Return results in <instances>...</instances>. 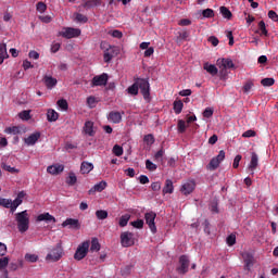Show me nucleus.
<instances>
[{
  "instance_id": "49",
  "label": "nucleus",
  "mask_w": 278,
  "mask_h": 278,
  "mask_svg": "<svg viewBox=\"0 0 278 278\" xmlns=\"http://www.w3.org/2000/svg\"><path fill=\"white\" fill-rule=\"evenodd\" d=\"M87 105L88 108L92 109V108H97V98L90 96L87 98Z\"/></svg>"
},
{
  "instance_id": "18",
  "label": "nucleus",
  "mask_w": 278,
  "mask_h": 278,
  "mask_svg": "<svg viewBox=\"0 0 278 278\" xmlns=\"http://www.w3.org/2000/svg\"><path fill=\"white\" fill-rule=\"evenodd\" d=\"M47 173H49L50 175H60V173H64V165H50L47 167Z\"/></svg>"
},
{
  "instance_id": "63",
  "label": "nucleus",
  "mask_w": 278,
  "mask_h": 278,
  "mask_svg": "<svg viewBox=\"0 0 278 278\" xmlns=\"http://www.w3.org/2000/svg\"><path fill=\"white\" fill-rule=\"evenodd\" d=\"M151 188H152L153 192H160V190H162V184L159 181L152 182Z\"/></svg>"
},
{
  "instance_id": "31",
  "label": "nucleus",
  "mask_w": 278,
  "mask_h": 278,
  "mask_svg": "<svg viewBox=\"0 0 278 278\" xmlns=\"http://www.w3.org/2000/svg\"><path fill=\"white\" fill-rule=\"evenodd\" d=\"M188 38H190V33L188 30H184L181 33H178L176 42H184V40H188Z\"/></svg>"
},
{
  "instance_id": "20",
  "label": "nucleus",
  "mask_w": 278,
  "mask_h": 278,
  "mask_svg": "<svg viewBox=\"0 0 278 278\" xmlns=\"http://www.w3.org/2000/svg\"><path fill=\"white\" fill-rule=\"evenodd\" d=\"M37 220L39 223H42L43 220L46 223H56V219L53 217V215L49 214V213H42V214H39L37 216Z\"/></svg>"
},
{
  "instance_id": "3",
  "label": "nucleus",
  "mask_w": 278,
  "mask_h": 278,
  "mask_svg": "<svg viewBox=\"0 0 278 278\" xmlns=\"http://www.w3.org/2000/svg\"><path fill=\"white\" fill-rule=\"evenodd\" d=\"M62 255H64V249L61 243H58L50 253L47 254L46 260L48 262H60V260H62Z\"/></svg>"
},
{
  "instance_id": "57",
  "label": "nucleus",
  "mask_w": 278,
  "mask_h": 278,
  "mask_svg": "<svg viewBox=\"0 0 278 278\" xmlns=\"http://www.w3.org/2000/svg\"><path fill=\"white\" fill-rule=\"evenodd\" d=\"M226 242L228 247H233L236 244V235L231 233L227 237Z\"/></svg>"
},
{
  "instance_id": "35",
  "label": "nucleus",
  "mask_w": 278,
  "mask_h": 278,
  "mask_svg": "<svg viewBox=\"0 0 278 278\" xmlns=\"http://www.w3.org/2000/svg\"><path fill=\"white\" fill-rule=\"evenodd\" d=\"M4 134H12L13 136H18L21 134V128L18 126H12L4 129Z\"/></svg>"
},
{
  "instance_id": "29",
  "label": "nucleus",
  "mask_w": 278,
  "mask_h": 278,
  "mask_svg": "<svg viewBox=\"0 0 278 278\" xmlns=\"http://www.w3.org/2000/svg\"><path fill=\"white\" fill-rule=\"evenodd\" d=\"M7 58H9L8 47L5 46V43H0V64H2L3 61L7 60Z\"/></svg>"
},
{
  "instance_id": "44",
  "label": "nucleus",
  "mask_w": 278,
  "mask_h": 278,
  "mask_svg": "<svg viewBox=\"0 0 278 278\" xmlns=\"http://www.w3.org/2000/svg\"><path fill=\"white\" fill-rule=\"evenodd\" d=\"M103 58H104V62H106V63L112 62V58H114V54L112 53V50L106 49V50L104 51Z\"/></svg>"
},
{
  "instance_id": "26",
  "label": "nucleus",
  "mask_w": 278,
  "mask_h": 278,
  "mask_svg": "<svg viewBox=\"0 0 278 278\" xmlns=\"http://www.w3.org/2000/svg\"><path fill=\"white\" fill-rule=\"evenodd\" d=\"M101 3H102L101 0H87L83 4V8H86L87 10H90L92 8H99V5H101Z\"/></svg>"
},
{
  "instance_id": "41",
  "label": "nucleus",
  "mask_w": 278,
  "mask_h": 278,
  "mask_svg": "<svg viewBox=\"0 0 278 278\" xmlns=\"http://www.w3.org/2000/svg\"><path fill=\"white\" fill-rule=\"evenodd\" d=\"M253 86H255V85L253 84V80H248V81L243 85V88H242L243 92H244L245 94H249V92H251V90H253Z\"/></svg>"
},
{
  "instance_id": "53",
  "label": "nucleus",
  "mask_w": 278,
  "mask_h": 278,
  "mask_svg": "<svg viewBox=\"0 0 278 278\" xmlns=\"http://www.w3.org/2000/svg\"><path fill=\"white\" fill-rule=\"evenodd\" d=\"M56 105H59V108L61 110H64V111L68 110V102L66 100H64V99L59 100L56 102Z\"/></svg>"
},
{
  "instance_id": "37",
  "label": "nucleus",
  "mask_w": 278,
  "mask_h": 278,
  "mask_svg": "<svg viewBox=\"0 0 278 278\" xmlns=\"http://www.w3.org/2000/svg\"><path fill=\"white\" fill-rule=\"evenodd\" d=\"M127 92H128V94H131V97H137V94H138V84L136 83V80L131 86H129L127 88Z\"/></svg>"
},
{
  "instance_id": "7",
  "label": "nucleus",
  "mask_w": 278,
  "mask_h": 278,
  "mask_svg": "<svg viewBox=\"0 0 278 278\" xmlns=\"http://www.w3.org/2000/svg\"><path fill=\"white\" fill-rule=\"evenodd\" d=\"M60 36L63 38H79L81 36V29L73 28V27H65L63 31L60 33Z\"/></svg>"
},
{
  "instance_id": "52",
  "label": "nucleus",
  "mask_w": 278,
  "mask_h": 278,
  "mask_svg": "<svg viewBox=\"0 0 278 278\" xmlns=\"http://www.w3.org/2000/svg\"><path fill=\"white\" fill-rule=\"evenodd\" d=\"M113 153L116 155V157H121V155H123V147L115 144L113 147Z\"/></svg>"
},
{
  "instance_id": "22",
  "label": "nucleus",
  "mask_w": 278,
  "mask_h": 278,
  "mask_svg": "<svg viewBox=\"0 0 278 278\" xmlns=\"http://www.w3.org/2000/svg\"><path fill=\"white\" fill-rule=\"evenodd\" d=\"M94 165L92 163H88L84 161L80 165V173L81 175H88L91 170H93Z\"/></svg>"
},
{
  "instance_id": "15",
  "label": "nucleus",
  "mask_w": 278,
  "mask_h": 278,
  "mask_svg": "<svg viewBox=\"0 0 278 278\" xmlns=\"http://www.w3.org/2000/svg\"><path fill=\"white\" fill-rule=\"evenodd\" d=\"M108 74L103 73L102 75L94 76L91 80V86H106L108 85Z\"/></svg>"
},
{
  "instance_id": "27",
  "label": "nucleus",
  "mask_w": 278,
  "mask_h": 278,
  "mask_svg": "<svg viewBox=\"0 0 278 278\" xmlns=\"http://www.w3.org/2000/svg\"><path fill=\"white\" fill-rule=\"evenodd\" d=\"M47 118H48L49 123H55V121H58V118H60V114H58V112H55V110L49 109L47 112Z\"/></svg>"
},
{
  "instance_id": "8",
  "label": "nucleus",
  "mask_w": 278,
  "mask_h": 278,
  "mask_svg": "<svg viewBox=\"0 0 278 278\" xmlns=\"http://www.w3.org/2000/svg\"><path fill=\"white\" fill-rule=\"evenodd\" d=\"M223 160H225V152L224 150H220L218 155L210 161L207 165L208 170H216V168L220 166V162H223Z\"/></svg>"
},
{
  "instance_id": "25",
  "label": "nucleus",
  "mask_w": 278,
  "mask_h": 278,
  "mask_svg": "<svg viewBox=\"0 0 278 278\" xmlns=\"http://www.w3.org/2000/svg\"><path fill=\"white\" fill-rule=\"evenodd\" d=\"M84 132L87 136H94V123L93 122H86L84 125Z\"/></svg>"
},
{
  "instance_id": "64",
  "label": "nucleus",
  "mask_w": 278,
  "mask_h": 278,
  "mask_svg": "<svg viewBox=\"0 0 278 278\" xmlns=\"http://www.w3.org/2000/svg\"><path fill=\"white\" fill-rule=\"evenodd\" d=\"M268 18H270L271 21H274L275 23H278V14L277 12L270 10L268 12Z\"/></svg>"
},
{
  "instance_id": "51",
  "label": "nucleus",
  "mask_w": 278,
  "mask_h": 278,
  "mask_svg": "<svg viewBox=\"0 0 278 278\" xmlns=\"http://www.w3.org/2000/svg\"><path fill=\"white\" fill-rule=\"evenodd\" d=\"M202 114L204 118H212V116H214V109L206 108Z\"/></svg>"
},
{
  "instance_id": "24",
  "label": "nucleus",
  "mask_w": 278,
  "mask_h": 278,
  "mask_svg": "<svg viewBox=\"0 0 278 278\" xmlns=\"http://www.w3.org/2000/svg\"><path fill=\"white\" fill-rule=\"evenodd\" d=\"M105 188H108V182L102 180L94 185L93 188L89 190V194H92V192H103Z\"/></svg>"
},
{
  "instance_id": "61",
  "label": "nucleus",
  "mask_w": 278,
  "mask_h": 278,
  "mask_svg": "<svg viewBox=\"0 0 278 278\" xmlns=\"http://www.w3.org/2000/svg\"><path fill=\"white\" fill-rule=\"evenodd\" d=\"M20 118H22V121H29V118H31V115L29 114V111H22L20 113Z\"/></svg>"
},
{
  "instance_id": "55",
  "label": "nucleus",
  "mask_w": 278,
  "mask_h": 278,
  "mask_svg": "<svg viewBox=\"0 0 278 278\" xmlns=\"http://www.w3.org/2000/svg\"><path fill=\"white\" fill-rule=\"evenodd\" d=\"M75 21H77V23H86L88 21V16L81 13H76Z\"/></svg>"
},
{
  "instance_id": "50",
  "label": "nucleus",
  "mask_w": 278,
  "mask_h": 278,
  "mask_svg": "<svg viewBox=\"0 0 278 278\" xmlns=\"http://www.w3.org/2000/svg\"><path fill=\"white\" fill-rule=\"evenodd\" d=\"M8 264H10V258L8 256L0 258V270L8 268Z\"/></svg>"
},
{
  "instance_id": "40",
  "label": "nucleus",
  "mask_w": 278,
  "mask_h": 278,
  "mask_svg": "<svg viewBox=\"0 0 278 278\" xmlns=\"http://www.w3.org/2000/svg\"><path fill=\"white\" fill-rule=\"evenodd\" d=\"M0 205L1 207L10 210V207H12V199L0 198Z\"/></svg>"
},
{
  "instance_id": "39",
  "label": "nucleus",
  "mask_w": 278,
  "mask_h": 278,
  "mask_svg": "<svg viewBox=\"0 0 278 278\" xmlns=\"http://www.w3.org/2000/svg\"><path fill=\"white\" fill-rule=\"evenodd\" d=\"M90 251H92V252H94V251H101V243H99V239L93 238V239L91 240Z\"/></svg>"
},
{
  "instance_id": "45",
  "label": "nucleus",
  "mask_w": 278,
  "mask_h": 278,
  "mask_svg": "<svg viewBox=\"0 0 278 278\" xmlns=\"http://www.w3.org/2000/svg\"><path fill=\"white\" fill-rule=\"evenodd\" d=\"M203 18H214V10L205 9L202 11Z\"/></svg>"
},
{
  "instance_id": "30",
  "label": "nucleus",
  "mask_w": 278,
  "mask_h": 278,
  "mask_svg": "<svg viewBox=\"0 0 278 278\" xmlns=\"http://www.w3.org/2000/svg\"><path fill=\"white\" fill-rule=\"evenodd\" d=\"M130 219H131V215L129 214L122 215L118 220L119 227H127Z\"/></svg>"
},
{
  "instance_id": "32",
  "label": "nucleus",
  "mask_w": 278,
  "mask_h": 278,
  "mask_svg": "<svg viewBox=\"0 0 278 278\" xmlns=\"http://www.w3.org/2000/svg\"><path fill=\"white\" fill-rule=\"evenodd\" d=\"M77 184V176L75 173L71 172L68 174V177L66 178V185L67 186H75Z\"/></svg>"
},
{
  "instance_id": "2",
  "label": "nucleus",
  "mask_w": 278,
  "mask_h": 278,
  "mask_svg": "<svg viewBox=\"0 0 278 278\" xmlns=\"http://www.w3.org/2000/svg\"><path fill=\"white\" fill-rule=\"evenodd\" d=\"M137 84V88L140 89V92L143 99H149L151 97V85H149V80L144 78H135Z\"/></svg>"
},
{
  "instance_id": "28",
  "label": "nucleus",
  "mask_w": 278,
  "mask_h": 278,
  "mask_svg": "<svg viewBox=\"0 0 278 278\" xmlns=\"http://www.w3.org/2000/svg\"><path fill=\"white\" fill-rule=\"evenodd\" d=\"M25 197H27V193L25 191H20L15 200L12 201V204L18 207V205L23 204V199H25Z\"/></svg>"
},
{
  "instance_id": "4",
  "label": "nucleus",
  "mask_w": 278,
  "mask_h": 278,
  "mask_svg": "<svg viewBox=\"0 0 278 278\" xmlns=\"http://www.w3.org/2000/svg\"><path fill=\"white\" fill-rule=\"evenodd\" d=\"M88 251H90V241H84L78 245L76 252L74 254V260L81 262L86 255H88Z\"/></svg>"
},
{
  "instance_id": "23",
  "label": "nucleus",
  "mask_w": 278,
  "mask_h": 278,
  "mask_svg": "<svg viewBox=\"0 0 278 278\" xmlns=\"http://www.w3.org/2000/svg\"><path fill=\"white\" fill-rule=\"evenodd\" d=\"M203 68L204 71L208 72L212 77H216V75H218V67H216L214 64L204 63Z\"/></svg>"
},
{
  "instance_id": "21",
  "label": "nucleus",
  "mask_w": 278,
  "mask_h": 278,
  "mask_svg": "<svg viewBox=\"0 0 278 278\" xmlns=\"http://www.w3.org/2000/svg\"><path fill=\"white\" fill-rule=\"evenodd\" d=\"M163 194H173L175 192V186H173V180L166 179L165 185L162 190Z\"/></svg>"
},
{
  "instance_id": "5",
  "label": "nucleus",
  "mask_w": 278,
  "mask_h": 278,
  "mask_svg": "<svg viewBox=\"0 0 278 278\" xmlns=\"http://www.w3.org/2000/svg\"><path fill=\"white\" fill-rule=\"evenodd\" d=\"M155 218H157V214L151 211L144 214L146 224L148 225L150 231L153 233H157V227L155 226Z\"/></svg>"
},
{
  "instance_id": "54",
  "label": "nucleus",
  "mask_w": 278,
  "mask_h": 278,
  "mask_svg": "<svg viewBox=\"0 0 278 278\" xmlns=\"http://www.w3.org/2000/svg\"><path fill=\"white\" fill-rule=\"evenodd\" d=\"M186 132V122L184 119L178 121V134Z\"/></svg>"
},
{
  "instance_id": "48",
  "label": "nucleus",
  "mask_w": 278,
  "mask_h": 278,
  "mask_svg": "<svg viewBox=\"0 0 278 278\" xmlns=\"http://www.w3.org/2000/svg\"><path fill=\"white\" fill-rule=\"evenodd\" d=\"M130 225L135 227V229H142L144 227V220L143 219H137L135 222H131Z\"/></svg>"
},
{
  "instance_id": "19",
  "label": "nucleus",
  "mask_w": 278,
  "mask_h": 278,
  "mask_svg": "<svg viewBox=\"0 0 278 278\" xmlns=\"http://www.w3.org/2000/svg\"><path fill=\"white\" fill-rule=\"evenodd\" d=\"M37 140H40V132H35V134L29 135L27 138L24 139V142L28 147H31V146L36 144Z\"/></svg>"
},
{
  "instance_id": "59",
  "label": "nucleus",
  "mask_w": 278,
  "mask_h": 278,
  "mask_svg": "<svg viewBox=\"0 0 278 278\" xmlns=\"http://www.w3.org/2000/svg\"><path fill=\"white\" fill-rule=\"evenodd\" d=\"M178 25L180 27H188L189 25H192V21H190L189 18H182L178 22Z\"/></svg>"
},
{
  "instance_id": "12",
  "label": "nucleus",
  "mask_w": 278,
  "mask_h": 278,
  "mask_svg": "<svg viewBox=\"0 0 278 278\" xmlns=\"http://www.w3.org/2000/svg\"><path fill=\"white\" fill-rule=\"evenodd\" d=\"M217 66L222 68V73H225L226 68H235L236 65L231 59H218Z\"/></svg>"
},
{
  "instance_id": "60",
  "label": "nucleus",
  "mask_w": 278,
  "mask_h": 278,
  "mask_svg": "<svg viewBox=\"0 0 278 278\" xmlns=\"http://www.w3.org/2000/svg\"><path fill=\"white\" fill-rule=\"evenodd\" d=\"M37 12H40L41 14L47 12V4H45V2H38Z\"/></svg>"
},
{
  "instance_id": "42",
  "label": "nucleus",
  "mask_w": 278,
  "mask_h": 278,
  "mask_svg": "<svg viewBox=\"0 0 278 278\" xmlns=\"http://www.w3.org/2000/svg\"><path fill=\"white\" fill-rule=\"evenodd\" d=\"M1 168H3V170H7L8 173H11L12 175H16V173H18V169L15 167H12L5 163L1 164Z\"/></svg>"
},
{
  "instance_id": "13",
  "label": "nucleus",
  "mask_w": 278,
  "mask_h": 278,
  "mask_svg": "<svg viewBox=\"0 0 278 278\" xmlns=\"http://www.w3.org/2000/svg\"><path fill=\"white\" fill-rule=\"evenodd\" d=\"M242 257L245 264V270H251V268H253V264H255V258L253 257V254H251V252H243Z\"/></svg>"
},
{
  "instance_id": "11",
  "label": "nucleus",
  "mask_w": 278,
  "mask_h": 278,
  "mask_svg": "<svg viewBox=\"0 0 278 278\" xmlns=\"http://www.w3.org/2000/svg\"><path fill=\"white\" fill-rule=\"evenodd\" d=\"M194 188H197L194 180H188L187 182L182 184L180 192L188 197V194H192V192H194Z\"/></svg>"
},
{
  "instance_id": "33",
  "label": "nucleus",
  "mask_w": 278,
  "mask_h": 278,
  "mask_svg": "<svg viewBox=\"0 0 278 278\" xmlns=\"http://www.w3.org/2000/svg\"><path fill=\"white\" fill-rule=\"evenodd\" d=\"M219 12L224 16V18H227L228 21L231 20V16H233V14H231V11L227 9V7H220Z\"/></svg>"
},
{
  "instance_id": "6",
  "label": "nucleus",
  "mask_w": 278,
  "mask_h": 278,
  "mask_svg": "<svg viewBox=\"0 0 278 278\" xmlns=\"http://www.w3.org/2000/svg\"><path fill=\"white\" fill-rule=\"evenodd\" d=\"M190 268V258L186 255L179 257V266L176 268L179 275H186Z\"/></svg>"
},
{
  "instance_id": "62",
  "label": "nucleus",
  "mask_w": 278,
  "mask_h": 278,
  "mask_svg": "<svg viewBox=\"0 0 278 278\" xmlns=\"http://www.w3.org/2000/svg\"><path fill=\"white\" fill-rule=\"evenodd\" d=\"M242 161V155L238 154L235 156L232 168H238L240 166V162Z\"/></svg>"
},
{
  "instance_id": "43",
  "label": "nucleus",
  "mask_w": 278,
  "mask_h": 278,
  "mask_svg": "<svg viewBox=\"0 0 278 278\" xmlns=\"http://www.w3.org/2000/svg\"><path fill=\"white\" fill-rule=\"evenodd\" d=\"M96 216H97L98 220H105V218H108V211L98 210V211H96Z\"/></svg>"
},
{
  "instance_id": "38",
  "label": "nucleus",
  "mask_w": 278,
  "mask_h": 278,
  "mask_svg": "<svg viewBox=\"0 0 278 278\" xmlns=\"http://www.w3.org/2000/svg\"><path fill=\"white\" fill-rule=\"evenodd\" d=\"M143 142H146L148 147H151L152 144H155V137L153 134L146 135L143 137Z\"/></svg>"
},
{
  "instance_id": "47",
  "label": "nucleus",
  "mask_w": 278,
  "mask_h": 278,
  "mask_svg": "<svg viewBox=\"0 0 278 278\" xmlns=\"http://www.w3.org/2000/svg\"><path fill=\"white\" fill-rule=\"evenodd\" d=\"M258 29L263 36H268V29H266V23L264 21L258 23Z\"/></svg>"
},
{
  "instance_id": "56",
  "label": "nucleus",
  "mask_w": 278,
  "mask_h": 278,
  "mask_svg": "<svg viewBox=\"0 0 278 278\" xmlns=\"http://www.w3.org/2000/svg\"><path fill=\"white\" fill-rule=\"evenodd\" d=\"M146 168L148 170H157V165H155L151 160L146 161Z\"/></svg>"
},
{
  "instance_id": "46",
  "label": "nucleus",
  "mask_w": 278,
  "mask_h": 278,
  "mask_svg": "<svg viewBox=\"0 0 278 278\" xmlns=\"http://www.w3.org/2000/svg\"><path fill=\"white\" fill-rule=\"evenodd\" d=\"M262 86L265 87H270V86H275V79L274 78H263L261 80Z\"/></svg>"
},
{
  "instance_id": "10",
  "label": "nucleus",
  "mask_w": 278,
  "mask_h": 278,
  "mask_svg": "<svg viewBox=\"0 0 278 278\" xmlns=\"http://www.w3.org/2000/svg\"><path fill=\"white\" fill-rule=\"evenodd\" d=\"M62 227H68V229H74L75 231H78V229H81V223H79V219L66 218L62 223Z\"/></svg>"
},
{
  "instance_id": "16",
  "label": "nucleus",
  "mask_w": 278,
  "mask_h": 278,
  "mask_svg": "<svg viewBox=\"0 0 278 278\" xmlns=\"http://www.w3.org/2000/svg\"><path fill=\"white\" fill-rule=\"evenodd\" d=\"M43 84L48 88V90H53V88L58 86V79L52 76L46 75L43 76Z\"/></svg>"
},
{
  "instance_id": "14",
  "label": "nucleus",
  "mask_w": 278,
  "mask_h": 278,
  "mask_svg": "<svg viewBox=\"0 0 278 278\" xmlns=\"http://www.w3.org/2000/svg\"><path fill=\"white\" fill-rule=\"evenodd\" d=\"M260 164V159L257 156V153L252 152L251 154V161L248 167V170L250 172V175H255V169L257 168Z\"/></svg>"
},
{
  "instance_id": "17",
  "label": "nucleus",
  "mask_w": 278,
  "mask_h": 278,
  "mask_svg": "<svg viewBox=\"0 0 278 278\" xmlns=\"http://www.w3.org/2000/svg\"><path fill=\"white\" fill-rule=\"evenodd\" d=\"M108 121L110 123H114L115 125H118L123 121V115L118 111H113L109 113Z\"/></svg>"
},
{
  "instance_id": "34",
  "label": "nucleus",
  "mask_w": 278,
  "mask_h": 278,
  "mask_svg": "<svg viewBox=\"0 0 278 278\" xmlns=\"http://www.w3.org/2000/svg\"><path fill=\"white\" fill-rule=\"evenodd\" d=\"M24 260L26 262H29L30 264H36V262H38L39 257L37 254L26 253L24 256Z\"/></svg>"
},
{
  "instance_id": "1",
  "label": "nucleus",
  "mask_w": 278,
  "mask_h": 278,
  "mask_svg": "<svg viewBox=\"0 0 278 278\" xmlns=\"http://www.w3.org/2000/svg\"><path fill=\"white\" fill-rule=\"evenodd\" d=\"M15 220L17 223L20 233H25V231L29 230V213H27V211L16 213Z\"/></svg>"
},
{
  "instance_id": "9",
  "label": "nucleus",
  "mask_w": 278,
  "mask_h": 278,
  "mask_svg": "<svg viewBox=\"0 0 278 278\" xmlns=\"http://www.w3.org/2000/svg\"><path fill=\"white\" fill-rule=\"evenodd\" d=\"M121 244L124 248L127 247H134L135 241H134V233L129 231H124L121 233Z\"/></svg>"
},
{
  "instance_id": "58",
  "label": "nucleus",
  "mask_w": 278,
  "mask_h": 278,
  "mask_svg": "<svg viewBox=\"0 0 278 278\" xmlns=\"http://www.w3.org/2000/svg\"><path fill=\"white\" fill-rule=\"evenodd\" d=\"M256 135L255 130L250 129L242 134V138H255Z\"/></svg>"
},
{
  "instance_id": "36",
  "label": "nucleus",
  "mask_w": 278,
  "mask_h": 278,
  "mask_svg": "<svg viewBox=\"0 0 278 278\" xmlns=\"http://www.w3.org/2000/svg\"><path fill=\"white\" fill-rule=\"evenodd\" d=\"M184 110V102L181 100L174 101V112L179 114Z\"/></svg>"
}]
</instances>
